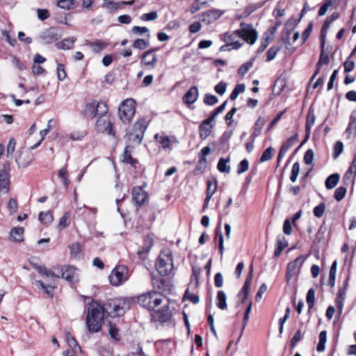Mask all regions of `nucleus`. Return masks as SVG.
<instances>
[{
	"label": "nucleus",
	"mask_w": 356,
	"mask_h": 356,
	"mask_svg": "<svg viewBox=\"0 0 356 356\" xmlns=\"http://www.w3.org/2000/svg\"><path fill=\"white\" fill-rule=\"evenodd\" d=\"M115 300H108L104 305L98 302H92L88 308L86 316V326L90 333H96L101 330L104 315H109V311L113 309Z\"/></svg>",
	"instance_id": "f257e3e1"
},
{
	"label": "nucleus",
	"mask_w": 356,
	"mask_h": 356,
	"mask_svg": "<svg viewBox=\"0 0 356 356\" xmlns=\"http://www.w3.org/2000/svg\"><path fill=\"white\" fill-rule=\"evenodd\" d=\"M221 37L222 40L228 44L234 42L238 38H242L248 43L254 44L257 38V33L251 24L241 22L240 29L232 33H225Z\"/></svg>",
	"instance_id": "f03ea898"
},
{
	"label": "nucleus",
	"mask_w": 356,
	"mask_h": 356,
	"mask_svg": "<svg viewBox=\"0 0 356 356\" xmlns=\"http://www.w3.org/2000/svg\"><path fill=\"white\" fill-rule=\"evenodd\" d=\"M135 101L133 99H127L123 101L118 108V115L123 123H129L134 116Z\"/></svg>",
	"instance_id": "7ed1b4c3"
},
{
	"label": "nucleus",
	"mask_w": 356,
	"mask_h": 356,
	"mask_svg": "<svg viewBox=\"0 0 356 356\" xmlns=\"http://www.w3.org/2000/svg\"><path fill=\"white\" fill-rule=\"evenodd\" d=\"M129 277L128 268L124 265H120L111 271L109 275V281L113 286H118L128 280Z\"/></svg>",
	"instance_id": "20e7f679"
},
{
	"label": "nucleus",
	"mask_w": 356,
	"mask_h": 356,
	"mask_svg": "<svg viewBox=\"0 0 356 356\" xmlns=\"http://www.w3.org/2000/svg\"><path fill=\"white\" fill-rule=\"evenodd\" d=\"M156 268L161 276L168 275L173 268V260L171 253H162L159 255Z\"/></svg>",
	"instance_id": "39448f33"
},
{
	"label": "nucleus",
	"mask_w": 356,
	"mask_h": 356,
	"mask_svg": "<svg viewBox=\"0 0 356 356\" xmlns=\"http://www.w3.org/2000/svg\"><path fill=\"white\" fill-rule=\"evenodd\" d=\"M152 318L154 321H158L161 324L170 321L172 313L170 311L169 303L167 302L163 304L161 309H154L151 314Z\"/></svg>",
	"instance_id": "423d86ee"
},
{
	"label": "nucleus",
	"mask_w": 356,
	"mask_h": 356,
	"mask_svg": "<svg viewBox=\"0 0 356 356\" xmlns=\"http://www.w3.org/2000/svg\"><path fill=\"white\" fill-rule=\"evenodd\" d=\"M96 130L98 132H106L111 136H115V131L113 129V122L110 116L99 117L96 122Z\"/></svg>",
	"instance_id": "0eeeda50"
},
{
	"label": "nucleus",
	"mask_w": 356,
	"mask_h": 356,
	"mask_svg": "<svg viewBox=\"0 0 356 356\" xmlns=\"http://www.w3.org/2000/svg\"><path fill=\"white\" fill-rule=\"evenodd\" d=\"M304 261L305 257L303 256H299L296 259L288 264L286 273V280L287 282H289L293 277L297 276L299 274Z\"/></svg>",
	"instance_id": "6e6552de"
},
{
	"label": "nucleus",
	"mask_w": 356,
	"mask_h": 356,
	"mask_svg": "<svg viewBox=\"0 0 356 356\" xmlns=\"http://www.w3.org/2000/svg\"><path fill=\"white\" fill-rule=\"evenodd\" d=\"M61 273V277L69 282L76 283L79 281L78 269L72 266H58L55 268Z\"/></svg>",
	"instance_id": "1a4fd4ad"
},
{
	"label": "nucleus",
	"mask_w": 356,
	"mask_h": 356,
	"mask_svg": "<svg viewBox=\"0 0 356 356\" xmlns=\"http://www.w3.org/2000/svg\"><path fill=\"white\" fill-rule=\"evenodd\" d=\"M131 300V299L129 298L115 300V304H113V309H112V311H109V316L113 317L122 316L125 311L129 309Z\"/></svg>",
	"instance_id": "9d476101"
},
{
	"label": "nucleus",
	"mask_w": 356,
	"mask_h": 356,
	"mask_svg": "<svg viewBox=\"0 0 356 356\" xmlns=\"http://www.w3.org/2000/svg\"><path fill=\"white\" fill-rule=\"evenodd\" d=\"M10 165L4 163L0 170V191L8 193L10 190Z\"/></svg>",
	"instance_id": "9b49d317"
},
{
	"label": "nucleus",
	"mask_w": 356,
	"mask_h": 356,
	"mask_svg": "<svg viewBox=\"0 0 356 356\" xmlns=\"http://www.w3.org/2000/svg\"><path fill=\"white\" fill-rule=\"evenodd\" d=\"M159 49L154 47L146 51L141 56V64L143 65L154 68L158 62L157 56L153 53Z\"/></svg>",
	"instance_id": "f8f14e48"
},
{
	"label": "nucleus",
	"mask_w": 356,
	"mask_h": 356,
	"mask_svg": "<svg viewBox=\"0 0 356 356\" xmlns=\"http://www.w3.org/2000/svg\"><path fill=\"white\" fill-rule=\"evenodd\" d=\"M224 12L219 9H212L202 13L200 18L202 22L206 24H210L218 19Z\"/></svg>",
	"instance_id": "ddd939ff"
},
{
	"label": "nucleus",
	"mask_w": 356,
	"mask_h": 356,
	"mask_svg": "<svg viewBox=\"0 0 356 356\" xmlns=\"http://www.w3.org/2000/svg\"><path fill=\"white\" fill-rule=\"evenodd\" d=\"M148 194L141 187L132 189V200L137 206H141L147 200Z\"/></svg>",
	"instance_id": "4468645a"
},
{
	"label": "nucleus",
	"mask_w": 356,
	"mask_h": 356,
	"mask_svg": "<svg viewBox=\"0 0 356 356\" xmlns=\"http://www.w3.org/2000/svg\"><path fill=\"white\" fill-rule=\"evenodd\" d=\"M58 29L51 27L44 31L41 35V39L44 43L50 44L58 40Z\"/></svg>",
	"instance_id": "2eb2a0df"
},
{
	"label": "nucleus",
	"mask_w": 356,
	"mask_h": 356,
	"mask_svg": "<svg viewBox=\"0 0 356 356\" xmlns=\"http://www.w3.org/2000/svg\"><path fill=\"white\" fill-rule=\"evenodd\" d=\"M199 96L198 89L196 86H192L184 95L183 101L186 104H192L195 103Z\"/></svg>",
	"instance_id": "dca6fc26"
},
{
	"label": "nucleus",
	"mask_w": 356,
	"mask_h": 356,
	"mask_svg": "<svg viewBox=\"0 0 356 356\" xmlns=\"http://www.w3.org/2000/svg\"><path fill=\"white\" fill-rule=\"evenodd\" d=\"M298 135L288 138L282 145L278 155V161L285 155L287 151L298 141Z\"/></svg>",
	"instance_id": "f3484780"
},
{
	"label": "nucleus",
	"mask_w": 356,
	"mask_h": 356,
	"mask_svg": "<svg viewBox=\"0 0 356 356\" xmlns=\"http://www.w3.org/2000/svg\"><path fill=\"white\" fill-rule=\"evenodd\" d=\"M24 229L22 227L13 228L10 232V237L15 242L20 243L24 241Z\"/></svg>",
	"instance_id": "a211bd4d"
},
{
	"label": "nucleus",
	"mask_w": 356,
	"mask_h": 356,
	"mask_svg": "<svg viewBox=\"0 0 356 356\" xmlns=\"http://www.w3.org/2000/svg\"><path fill=\"white\" fill-rule=\"evenodd\" d=\"M149 293H151V298H149V305L151 307H152V309L148 310L152 312L155 308L162 304L163 298H162L161 295L156 291H149Z\"/></svg>",
	"instance_id": "6ab92c4d"
},
{
	"label": "nucleus",
	"mask_w": 356,
	"mask_h": 356,
	"mask_svg": "<svg viewBox=\"0 0 356 356\" xmlns=\"http://www.w3.org/2000/svg\"><path fill=\"white\" fill-rule=\"evenodd\" d=\"M216 306L221 310L227 309V296L223 291H218L217 293Z\"/></svg>",
	"instance_id": "aec40b11"
},
{
	"label": "nucleus",
	"mask_w": 356,
	"mask_h": 356,
	"mask_svg": "<svg viewBox=\"0 0 356 356\" xmlns=\"http://www.w3.org/2000/svg\"><path fill=\"white\" fill-rule=\"evenodd\" d=\"M149 298H151V293L149 292H147L145 293H143L138 296V304L147 309H152V307L149 305Z\"/></svg>",
	"instance_id": "412c9836"
},
{
	"label": "nucleus",
	"mask_w": 356,
	"mask_h": 356,
	"mask_svg": "<svg viewBox=\"0 0 356 356\" xmlns=\"http://www.w3.org/2000/svg\"><path fill=\"white\" fill-rule=\"evenodd\" d=\"M147 122L144 118L139 119L134 123L131 131L134 133L139 134L140 135V132H142L143 135H144L145 131L147 129Z\"/></svg>",
	"instance_id": "4be33fe9"
},
{
	"label": "nucleus",
	"mask_w": 356,
	"mask_h": 356,
	"mask_svg": "<svg viewBox=\"0 0 356 356\" xmlns=\"http://www.w3.org/2000/svg\"><path fill=\"white\" fill-rule=\"evenodd\" d=\"M75 40L76 38L73 37L65 38L60 42L57 43L56 46L58 49H70L73 47Z\"/></svg>",
	"instance_id": "5701e85b"
},
{
	"label": "nucleus",
	"mask_w": 356,
	"mask_h": 356,
	"mask_svg": "<svg viewBox=\"0 0 356 356\" xmlns=\"http://www.w3.org/2000/svg\"><path fill=\"white\" fill-rule=\"evenodd\" d=\"M266 120L261 117H259L257 120L254 124L253 133L252 134L251 136L252 138H255L256 137L259 136L261 134L262 128L264 126Z\"/></svg>",
	"instance_id": "b1692460"
},
{
	"label": "nucleus",
	"mask_w": 356,
	"mask_h": 356,
	"mask_svg": "<svg viewBox=\"0 0 356 356\" xmlns=\"http://www.w3.org/2000/svg\"><path fill=\"white\" fill-rule=\"evenodd\" d=\"M87 45H88L94 52L99 53L108 46V43L97 40L95 42H88Z\"/></svg>",
	"instance_id": "393cba45"
},
{
	"label": "nucleus",
	"mask_w": 356,
	"mask_h": 356,
	"mask_svg": "<svg viewBox=\"0 0 356 356\" xmlns=\"http://www.w3.org/2000/svg\"><path fill=\"white\" fill-rule=\"evenodd\" d=\"M329 60L330 59H329L328 54H325V51H321L318 62L317 63V65H316L317 69L312 76V79H314V77L319 73L321 66L322 65L328 64Z\"/></svg>",
	"instance_id": "a878e982"
},
{
	"label": "nucleus",
	"mask_w": 356,
	"mask_h": 356,
	"mask_svg": "<svg viewBox=\"0 0 356 356\" xmlns=\"http://www.w3.org/2000/svg\"><path fill=\"white\" fill-rule=\"evenodd\" d=\"M340 179V176L337 173L332 174L330 175L325 181V186L327 189H332L334 188Z\"/></svg>",
	"instance_id": "bb28decb"
},
{
	"label": "nucleus",
	"mask_w": 356,
	"mask_h": 356,
	"mask_svg": "<svg viewBox=\"0 0 356 356\" xmlns=\"http://www.w3.org/2000/svg\"><path fill=\"white\" fill-rule=\"evenodd\" d=\"M213 125H209L202 122L199 127L200 137L202 139H206L211 134Z\"/></svg>",
	"instance_id": "cd10ccee"
},
{
	"label": "nucleus",
	"mask_w": 356,
	"mask_h": 356,
	"mask_svg": "<svg viewBox=\"0 0 356 356\" xmlns=\"http://www.w3.org/2000/svg\"><path fill=\"white\" fill-rule=\"evenodd\" d=\"M315 120H316L315 115L312 112H309L307 115V122H306V134H305L306 138H308L309 137L311 128L314 124Z\"/></svg>",
	"instance_id": "c85d7f7f"
},
{
	"label": "nucleus",
	"mask_w": 356,
	"mask_h": 356,
	"mask_svg": "<svg viewBox=\"0 0 356 356\" xmlns=\"http://www.w3.org/2000/svg\"><path fill=\"white\" fill-rule=\"evenodd\" d=\"M229 161V158L224 159L220 158L218 161L217 168L220 172L229 173L231 168L227 165Z\"/></svg>",
	"instance_id": "c756f323"
},
{
	"label": "nucleus",
	"mask_w": 356,
	"mask_h": 356,
	"mask_svg": "<svg viewBox=\"0 0 356 356\" xmlns=\"http://www.w3.org/2000/svg\"><path fill=\"white\" fill-rule=\"evenodd\" d=\"M58 177L61 179L63 185L65 188H67L70 184V181L69 179V174L67 170V166L62 168L58 174Z\"/></svg>",
	"instance_id": "7c9ffc66"
},
{
	"label": "nucleus",
	"mask_w": 356,
	"mask_h": 356,
	"mask_svg": "<svg viewBox=\"0 0 356 356\" xmlns=\"http://www.w3.org/2000/svg\"><path fill=\"white\" fill-rule=\"evenodd\" d=\"M37 286L42 289L45 293L50 298L54 296V287L51 285H46L42 281L37 280L35 282Z\"/></svg>",
	"instance_id": "2f4dec72"
},
{
	"label": "nucleus",
	"mask_w": 356,
	"mask_h": 356,
	"mask_svg": "<svg viewBox=\"0 0 356 356\" xmlns=\"http://www.w3.org/2000/svg\"><path fill=\"white\" fill-rule=\"evenodd\" d=\"M286 85L285 80L282 78H278L273 87V94L275 95H278L284 89Z\"/></svg>",
	"instance_id": "473e14b6"
},
{
	"label": "nucleus",
	"mask_w": 356,
	"mask_h": 356,
	"mask_svg": "<svg viewBox=\"0 0 356 356\" xmlns=\"http://www.w3.org/2000/svg\"><path fill=\"white\" fill-rule=\"evenodd\" d=\"M217 238H218V249L220 251V257L222 259L223 257L225 248H224V238H223L222 234L221 233V232L220 230V227H218L216 229L215 239H216Z\"/></svg>",
	"instance_id": "72a5a7b5"
},
{
	"label": "nucleus",
	"mask_w": 356,
	"mask_h": 356,
	"mask_svg": "<svg viewBox=\"0 0 356 356\" xmlns=\"http://www.w3.org/2000/svg\"><path fill=\"white\" fill-rule=\"evenodd\" d=\"M66 340L71 348H74L75 353L81 352V347L79 346L74 337L69 332L66 333Z\"/></svg>",
	"instance_id": "f704fd0d"
},
{
	"label": "nucleus",
	"mask_w": 356,
	"mask_h": 356,
	"mask_svg": "<svg viewBox=\"0 0 356 356\" xmlns=\"http://www.w3.org/2000/svg\"><path fill=\"white\" fill-rule=\"evenodd\" d=\"M70 213L69 211L65 212L60 218L57 228L60 230H63L66 228L70 223Z\"/></svg>",
	"instance_id": "c9c22d12"
},
{
	"label": "nucleus",
	"mask_w": 356,
	"mask_h": 356,
	"mask_svg": "<svg viewBox=\"0 0 356 356\" xmlns=\"http://www.w3.org/2000/svg\"><path fill=\"white\" fill-rule=\"evenodd\" d=\"M337 261L335 260L332 262L329 274L328 283L331 287H333L335 284V278L337 273Z\"/></svg>",
	"instance_id": "e433bc0d"
},
{
	"label": "nucleus",
	"mask_w": 356,
	"mask_h": 356,
	"mask_svg": "<svg viewBox=\"0 0 356 356\" xmlns=\"http://www.w3.org/2000/svg\"><path fill=\"white\" fill-rule=\"evenodd\" d=\"M39 220L45 225H49L54 220L52 212H40L39 214Z\"/></svg>",
	"instance_id": "4c0bfd02"
},
{
	"label": "nucleus",
	"mask_w": 356,
	"mask_h": 356,
	"mask_svg": "<svg viewBox=\"0 0 356 356\" xmlns=\"http://www.w3.org/2000/svg\"><path fill=\"white\" fill-rule=\"evenodd\" d=\"M149 46V39L138 38L132 44V47L138 49H145Z\"/></svg>",
	"instance_id": "58836bf2"
},
{
	"label": "nucleus",
	"mask_w": 356,
	"mask_h": 356,
	"mask_svg": "<svg viewBox=\"0 0 356 356\" xmlns=\"http://www.w3.org/2000/svg\"><path fill=\"white\" fill-rule=\"evenodd\" d=\"M95 106H97L95 102L86 104L84 109L85 114L92 118L97 117Z\"/></svg>",
	"instance_id": "ea45409f"
},
{
	"label": "nucleus",
	"mask_w": 356,
	"mask_h": 356,
	"mask_svg": "<svg viewBox=\"0 0 356 356\" xmlns=\"http://www.w3.org/2000/svg\"><path fill=\"white\" fill-rule=\"evenodd\" d=\"M75 3L76 0H59L57 6L62 9L71 10L74 8Z\"/></svg>",
	"instance_id": "a19ab883"
},
{
	"label": "nucleus",
	"mask_w": 356,
	"mask_h": 356,
	"mask_svg": "<svg viewBox=\"0 0 356 356\" xmlns=\"http://www.w3.org/2000/svg\"><path fill=\"white\" fill-rule=\"evenodd\" d=\"M327 341V332L323 330L319 334V341L316 347L318 352H322L325 350V345Z\"/></svg>",
	"instance_id": "79ce46f5"
},
{
	"label": "nucleus",
	"mask_w": 356,
	"mask_h": 356,
	"mask_svg": "<svg viewBox=\"0 0 356 356\" xmlns=\"http://www.w3.org/2000/svg\"><path fill=\"white\" fill-rule=\"evenodd\" d=\"M153 245V239L150 237H147L144 240V247L141 250H139L138 254L142 255L143 254H147L149 251L150 248Z\"/></svg>",
	"instance_id": "37998d69"
},
{
	"label": "nucleus",
	"mask_w": 356,
	"mask_h": 356,
	"mask_svg": "<svg viewBox=\"0 0 356 356\" xmlns=\"http://www.w3.org/2000/svg\"><path fill=\"white\" fill-rule=\"evenodd\" d=\"M97 116H106V114L108 112V107L106 104L104 102H100L97 103V106H95Z\"/></svg>",
	"instance_id": "c03bdc74"
},
{
	"label": "nucleus",
	"mask_w": 356,
	"mask_h": 356,
	"mask_svg": "<svg viewBox=\"0 0 356 356\" xmlns=\"http://www.w3.org/2000/svg\"><path fill=\"white\" fill-rule=\"evenodd\" d=\"M245 86L243 83L236 85L232 92L230 95V97H229L230 99L231 100L236 99L240 93H242L245 91Z\"/></svg>",
	"instance_id": "a18cd8bd"
},
{
	"label": "nucleus",
	"mask_w": 356,
	"mask_h": 356,
	"mask_svg": "<svg viewBox=\"0 0 356 356\" xmlns=\"http://www.w3.org/2000/svg\"><path fill=\"white\" fill-rule=\"evenodd\" d=\"M207 166V159L204 157H200L197 164L194 170V174L198 175L202 172Z\"/></svg>",
	"instance_id": "49530a36"
},
{
	"label": "nucleus",
	"mask_w": 356,
	"mask_h": 356,
	"mask_svg": "<svg viewBox=\"0 0 356 356\" xmlns=\"http://www.w3.org/2000/svg\"><path fill=\"white\" fill-rule=\"evenodd\" d=\"M306 301L308 305L309 309H311L312 308H313L315 302V290L314 289H310L307 291Z\"/></svg>",
	"instance_id": "de8ad7c7"
},
{
	"label": "nucleus",
	"mask_w": 356,
	"mask_h": 356,
	"mask_svg": "<svg viewBox=\"0 0 356 356\" xmlns=\"http://www.w3.org/2000/svg\"><path fill=\"white\" fill-rule=\"evenodd\" d=\"M203 102L206 105L213 106L218 102V99L213 95L207 93L204 95Z\"/></svg>",
	"instance_id": "09e8293b"
},
{
	"label": "nucleus",
	"mask_w": 356,
	"mask_h": 356,
	"mask_svg": "<svg viewBox=\"0 0 356 356\" xmlns=\"http://www.w3.org/2000/svg\"><path fill=\"white\" fill-rule=\"evenodd\" d=\"M347 192L346 187L340 186L334 191V198L337 201L339 202L343 199Z\"/></svg>",
	"instance_id": "8fccbe9b"
},
{
	"label": "nucleus",
	"mask_w": 356,
	"mask_h": 356,
	"mask_svg": "<svg viewBox=\"0 0 356 356\" xmlns=\"http://www.w3.org/2000/svg\"><path fill=\"white\" fill-rule=\"evenodd\" d=\"M108 332L111 337L115 340H120V336L118 334V329L115 324L111 322H108Z\"/></svg>",
	"instance_id": "3c124183"
},
{
	"label": "nucleus",
	"mask_w": 356,
	"mask_h": 356,
	"mask_svg": "<svg viewBox=\"0 0 356 356\" xmlns=\"http://www.w3.org/2000/svg\"><path fill=\"white\" fill-rule=\"evenodd\" d=\"M140 135L139 134L134 133L131 131L128 135L129 140L133 143H136V144H140L143 140V138L144 137V135H143L142 132H140Z\"/></svg>",
	"instance_id": "603ef678"
},
{
	"label": "nucleus",
	"mask_w": 356,
	"mask_h": 356,
	"mask_svg": "<svg viewBox=\"0 0 356 356\" xmlns=\"http://www.w3.org/2000/svg\"><path fill=\"white\" fill-rule=\"evenodd\" d=\"M217 184H218V181L216 179H213V180H208L207 181V195H209V193H212V195H213L217 190Z\"/></svg>",
	"instance_id": "864d4df0"
},
{
	"label": "nucleus",
	"mask_w": 356,
	"mask_h": 356,
	"mask_svg": "<svg viewBox=\"0 0 356 356\" xmlns=\"http://www.w3.org/2000/svg\"><path fill=\"white\" fill-rule=\"evenodd\" d=\"M299 172H300V164H299V163L296 162L293 165L291 173L290 175V179L292 182L296 181Z\"/></svg>",
	"instance_id": "5fc2aeb1"
},
{
	"label": "nucleus",
	"mask_w": 356,
	"mask_h": 356,
	"mask_svg": "<svg viewBox=\"0 0 356 356\" xmlns=\"http://www.w3.org/2000/svg\"><path fill=\"white\" fill-rule=\"evenodd\" d=\"M131 31L134 34L139 35L149 33V29L145 26H133ZM147 37H149V34L147 35Z\"/></svg>",
	"instance_id": "6e6d98bb"
},
{
	"label": "nucleus",
	"mask_w": 356,
	"mask_h": 356,
	"mask_svg": "<svg viewBox=\"0 0 356 356\" xmlns=\"http://www.w3.org/2000/svg\"><path fill=\"white\" fill-rule=\"evenodd\" d=\"M157 18L158 13L156 11H152L149 13H145L140 16V19L143 21H154Z\"/></svg>",
	"instance_id": "4d7b16f0"
},
{
	"label": "nucleus",
	"mask_w": 356,
	"mask_h": 356,
	"mask_svg": "<svg viewBox=\"0 0 356 356\" xmlns=\"http://www.w3.org/2000/svg\"><path fill=\"white\" fill-rule=\"evenodd\" d=\"M252 66V63L251 61L246 62L243 63L238 70V74L243 76Z\"/></svg>",
	"instance_id": "13d9d810"
},
{
	"label": "nucleus",
	"mask_w": 356,
	"mask_h": 356,
	"mask_svg": "<svg viewBox=\"0 0 356 356\" xmlns=\"http://www.w3.org/2000/svg\"><path fill=\"white\" fill-rule=\"evenodd\" d=\"M249 168V162L247 159L242 160L239 164L238 165L237 168V173L238 174H242L245 172H246L248 170Z\"/></svg>",
	"instance_id": "bf43d9fd"
},
{
	"label": "nucleus",
	"mask_w": 356,
	"mask_h": 356,
	"mask_svg": "<svg viewBox=\"0 0 356 356\" xmlns=\"http://www.w3.org/2000/svg\"><path fill=\"white\" fill-rule=\"evenodd\" d=\"M325 210V203H321L318 206L315 207L314 209V215L317 218H321L323 216Z\"/></svg>",
	"instance_id": "052dcab7"
},
{
	"label": "nucleus",
	"mask_w": 356,
	"mask_h": 356,
	"mask_svg": "<svg viewBox=\"0 0 356 356\" xmlns=\"http://www.w3.org/2000/svg\"><path fill=\"white\" fill-rule=\"evenodd\" d=\"M343 145L341 141L335 143L334 146L333 157L337 159L343 152Z\"/></svg>",
	"instance_id": "680f3d73"
},
{
	"label": "nucleus",
	"mask_w": 356,
	"mask_h": 356,
	"mask_svg": "<svg viewBox=\"0 0 356 356\" xmlns=\"http://www.w3.org/2000/svg\"><path fill=\"white\" fill-rule=\"evenodd\" d=\"M227 83L224 81L219 82L215 87L214 90L220 95H222L227 89Z\"/></svg>",
	"instance_id": "e2e57ef3"
},
{
	"label": "nucleus",
	"mask_w": 356,
	"mask_h": 356,
	"mask_svg": "<svg viewBox=\"0 0 356 356\" xmlns=\"http://www.w3.org/2000/svg\"><path fill=\"white\" fill-rule=\"evenodd\" d=\"M66 72L65 67L63 64H58L57 66V76L59 81H63L66 78Z\"/></svg>",
	"instance_id": "0e129e2a"
},
{
	"label": "nucleus",
	"mask_w": 356,
	"mask_h": 356,
	"mask_svg": "<svg viewBox=\"0 0 356 356\" xmlns=\"http://www.w3.org/2000/svg\"><path fill=\"white\" fill-rule=\"evenodd\" d=\"M184 298L191 300L193 304H197L200 301L199 296L197 295L190 293L188 290L186 291Z\"/></svg>",
	"instance_id": "69168bd1"
},
{
	"label": "nucleus",
	"mask_w": 356,
	"mask_h": 356,
	"mask_svg": "<svg viewBox=\"0 0 356 356\" xmlns=\"http://www.w3.org/2000/svg\"><path fill=\"white\" fill-rule=\"evenodd\" d=\"M302 338V334L300 330H298L291 340L290 346L293 348L297 343H298Z\"/></svg>",
	"instance_id": "338daca9"
},
{
	"label": "nucleus",
	"mask_w": 356,
	"mask_h": 356,
	"mask_svg": "<svg viewBox=\"0 0 356 356\" xmlns=\"http://www.w3.org/2000/svg\"><path fill=\"white\" fill-rule=\"evenodd\" d=\"M346 131L351 134L356 132V117L351 118L350 123L346 129Z\"/></svg>",
	"instance_id": "774afa93"
}]
</instances>
